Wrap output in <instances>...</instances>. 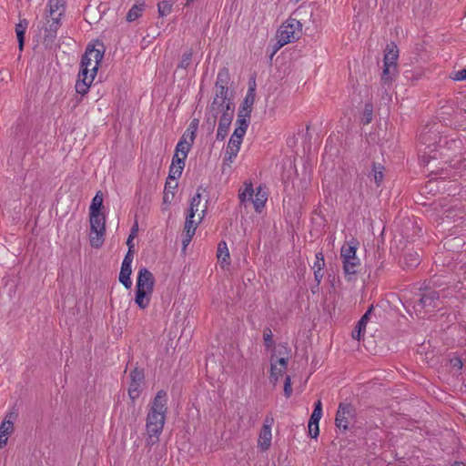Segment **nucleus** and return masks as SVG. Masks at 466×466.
<instances>
[{"mask_svg":"<svg viewBox=\"0 0 466 466\" xmlns=\"http://www.w3.org/2000/svg\"><path fill=\"white\" fill-rule=\"evenodd\" d=\"M268 199L267 192L262 188L261 186L257 187L256 194L250 199L254 205L256 212L260 213L262 208L265 207Z\"/></svg>","mask_w":466,"mask_h":466,"instance_id":"5701e85b","label":"nucleus"},{"mask_svg":"<svg viewBox=\"0 0 466 466\" xmlns=\"http://www.w3.org/2000/svg\"><path fill=\"white\" fill-rule=\"evenodd\" d=\"M274 363L276 366H279L280 370H286L289 364V357L288 356H279L278 358H270V365Z\"/></svg>","mask_w":466,"mask_h":466,"instance_id":"c03bdc74","label":"nucleus"},{"mask_svg":"<svg viewBox=\"0 0 466 466\" xmlns=\"http://www.w3.org/2000/svg\"><path fill=\"white\" fill-rule=\"evenodd\" d=\"M183 170V166L170 165L167 180H177L181 177Z\"/></svg>","mask_w":466,"mask_h":466,"instance_id":"ea45409f","label":"nucleus"},{"mask_svg":"<svg viewBox=\"0 0 466 466\" xmlns=\"http://www.w3.org/2000/svg\"><path fill=\"white\" fill-rule=\"evenodd\" d=\"M227 98H234V91L229 90L228 87H215V95L211 104V110L215 109V105L218 104V100H225Z\"/></svg>","mask_w":466,"mask_h":466,"instance_id":"b1692460","label":"nucleus"},{"mask_svg":"<svg viewBox=\"0 0 466 466\" xmlns=\"http://www.w3.org/2000/svg\"><path fill=\"white\" fill-rule=\"evenodd\" d=\"M154 432H147V439L146 440V445L149 448H151L153 445H155L156 443L158 442L159 441V436L161 433H157L155 435H153Z\"/></svg>","mask_w":466,"mask_h":466,"instance_id":"4d7b16f0","label":"nucleus"},{"mask_svg":"<svg viewBox=\"0 0 466 466\" xmlns=\"http://www.w3.org/2000/svg\"><path fill=\"white\" fill-rule=\"evenodd\" d=\"M309 434L312 439H317L319 434V423L311 425L310 422L308 424Z\"/></svg>","mask_w":466,"mask_h":466,"instance_id":"e2e57ef3","label":"nucleus"},{"mask_svg":"<svg viewBox=\"0 0 466 466\" xmlns=\"http://www.w3.org/2000/svg\"><path fill=\"white\" fill-rule=\"evenodd\" d=\"M398 73L397 65L383 64L381 82L383 85L390 86Z\"/></svg>","mask_w":466,"mask_h":466,"instance_id":"aec40b11","label":"nucleus"},{"mask_svg":"<svg viewBox=\"0 0 466 466\" xmlns=\"http://www.w3.org/2000/svg\"><path fill=\"white\" fill-rule=\"evenodd\" d=\"M202 218H199L198 222H195L194 220H190L189 218H186L183 233L195 235L197 226L200 223Z\"/></svg>","mask_w":466,"mask_h":466,"instance_id":"37998d69","label":"nucleus"},{"mask_svg":"<svg viewBox=\"0 0 466 466\" xmlns=\"http://www.w3.org/2000/svg\"><path fill=\"white\" fill-rule=\"evenodd\" d=\"M450 362H451V366L452 367V369L456 370V371H461V370L463 367V362H462L461 357L454 356L453 358H451L450 360Z\"/></svg>","mask_w":466,"mask_h":466,"instance_id":"052dcab7","label":"nucleus"},{"mask_svg":"<svg viewBox=\"0 0 466 466\" xmlns=\"http://www.w3.org/2000/svg\"><path fill=\"white\" fill-rule=\"evenodd\" d=\"M420 263V257L417 251L406 250L403 255L401 265L406 269H413Z\"/></svg>","mask_w":466,"mask_h":466,"instance_id":"f3484780","label":"nucleus"},{"mask_svg":"<svg viewBox=\"0 0 466 466\" xmlns=\"http://www.w3.org/2000/svg\"><path fill=\"white\" fill-rule=\"evenodd\" d=\"M316 262L314 263L313 269L322 270L325 266L324 256L321 252L316 254Z\"/></svg>","mask_w":466,"mask_h":466,"instance_id":"5fc2aeb1","label":"nucleus"},{"mask_svg":"<svg viewBox=\"0 0 466 466\" xmlns=\"http://www.w3.org/2000/svg\"><path fill=\"white\" fill-rule=\"evenodd\" d=\"M256 78L255 76H251L248 80V88L247 94L238 108V113L251 116L252 107L256 97Z\"/></svg>","mask_w":466,"mask_h":466,"instance_id":"0eeeda50","label":"nucleus"},{"mask_svg":"<svg viewBox=\"0 0 466 466\" xmlns=\"http://www.w3.org/2000/svg\"><path fill=\"white\" fill-rule=\"evenodd\" d=\"M357 247L355 245H344L340 249V258L342 261L345 259H355Z\"/></svg>","mask_w":466,"mask_h":466,"instance_id":"473e14b6","label":"nucleus"},{"mask_svg":"<svg viewBox=\"0 0 466 466\" xmlns=\"http://www.w3.org/2000/svg\"><path fill=\"white\" fill-rule=\"evenodd\" d=\"M247 132V128L236 127L231 137H237L238 139L243 140V137Z\"/></svg>","mask_w":466,"mask_h":466,"instance_id":"338daca9","label":"nucleus"},{"mask_svg":"<svg viewBox=\"0 0 466 466\" xmlns=\"http://www.w3.org/2000/svg\"><path fill=\"white\" fill-rule=\"evenodd\" d=\"M166 414L161 412L148 410L146 422L147 432H154L153 435L157 433H162L166 421Z\"/></svg>","mask_w":466,"mask_h":466,"instance_id":"423d86ee","label":"nucleus"},{"mask_svg":"<svg viewBox=\"0 0 466 466\" xmlns=\"http://www.w3.org/2000/svg\"><path fill=\"white\" fill-rule=\"evenodd\" d=\"M263 339L267 350L274 346L273 334L269 328H265L263 330Z\"/></svg>","mask_w":466,"mask_h":466,"instance_id":"a18cd8bd","label":"nucleus"},{"mask_svg":"<svg viewBox=\"0 0 466 466\" xmlns=\"http://www.w3.org/2000/svg\"><path fill=\"white\" fill-rule=\"evenodd\" d=\"M156 279L152 272L147 268H140L137 276L136 286L146 289L153 290Z\"/></svg>","mask_w":466,"mask_h":466,"instance_id":"1a4fd4ad","label":"nucleus"},{"mask_svg":"<svg viewBox=\"0 0 466 466\" xmlns=\"http://www.w3.org/2000/svg\"><path fill=\"white\" fill-rule=\"evenodd\" d=\"M139 386L138 383H134L132 380H130V384L127 390L129 398L134 401L136 399L139 397Z\"/></svg>","mask_w":466,"mask_h":466,"instance_id":"09e8293b","label":"nucleus"},{"mask_svg":"<svg viewBox=\"0 0 466 466\" xmlns=\"http://www.w3.org/2000/svg\"><path fill=\"white\" fill-rule=\"evenodd\" d=\"M167 392L164 390H160L157 392L155 398L153 399L151 406L149 408V410H152L155 412H161V413L167 415Z\"/></svg>","mask_w":466,"mask_h":466,"instance_id":"f8f14e48","label":"nucleus"},{"mask_svg":"<svg viewBox=\"0 0 466 466\" xmlns=\"http://www.w3.org/2000/svg\"><path fill=\"white\" fill-rule=\"evenodd\" d=\"M130 380L134 383L141 384L145 380V372L143 369L136 367L130 371Z\"/></svg>","mask_w":466,"mask_h":466,"instance_id":"4c0bfd02","label":"nucleus"},{"mask_svg":"<svg viewBox=\"0 0 466 466\" xmlns=\"http://www.w3.org/2000/svg\"><path fill=\"white\" fill-rule=\"evenodd\" d=\"M28 20L25 18H22L19 20V23L15 25V34L18 43L19 51L24 50L25 43V32L28 27Z\"/></svg>","mask_w":466,"mask_h":466,"instance_id":"a211bd4d","label":"nucleus"},{"mask_svg":"<svg viewBox=\"0 0 466 466\" xmlns=\"http://www.w3.org/2000/svg\"><path fill=\"white\" fill-rule=\"evenodd\" d=\"M90 217V245L98 248L104 243L106 234V216L104 213H89Z\"/></svg>","mask_w":466,"mask_h":466,"instance_id":"7ed1b4c3","label":"nucleus"},{"mask_svg":"<svg viewBox=\"0 0 466 466\" xmlns=\"http://www.w3.org/2000/svg\"><path fill=\"white\" fill-rule=\"evenodd\" d=\"M174 198H175V191H165L164 190L162 204L166 205L167 207H168L172 203ZM167 208H163V210H165Z\"/></svg>","mask_w":466,"mask_h":466,"instance_id":"603ef678","label":"nucleus"},{"mask_svg":"<svg viewBox=\"0 0 466 466\" xmlns=\"http://www.w3.org/2000/svg\"><path fill=\"white\" fill-rule=\"evenodd\" d=\"M322 416V404L321 401L319 400L314 404V410L312 411V414L309 418V422H310L311 425L319 423L320 418Z\"/></svg>","mask_w":466,"mask_h":466,"instance_id":"f704fd0d","label":"nucleus"},{"mask_svg":"<svg viewBox=\"0 0 466 466\" xmlns=\"http://www.w3.org/2000/svg\"><path fill=\"white\" fill-rule=\"evenodd\" d=\"M206 188H204L202 186H199L197 189V193L195 194V196L191 198L190 200V205L191 206H195V208H198V205L200 204V200H201V191H205Z\"/></svg>","mask_w":466,"mask_h":466,"instance_id":"864d4df0","label":"nucleus"},{"mask_svg":"<svg viewBox=\"0 0 466 466\" xmlns=\"http://www.w3.org/2000/svg\"><path fill=\"white\" fill-rule=\"evenodd\" d=\"M104 196L102 191H97L92 199L89 207V213H99L102 212Z\"/></svg>","mask_w":466,"mask_h":466,"instance_id":"c85d7f7f","label":"nucleus"},{"mask_svg":"<svg viewBox=\"0 0 466 466\" xmlns=\"http://www.w3.org/2000/svg\"><path fill=\"white\" fill-rule=\"evenodd\" d=\"M383 57V64L397 65L399 48L393 42L387 45Z\"/></svg>","mask_w":466,"mask_h":466,"instance_id":"412c9836","label":"nucleus"},{"mask_svg":"<svg viewBox=\"0 0 466 466\" xmlns=\"http://www.w3.org/2000/svg\"><path fill=\"white\" fill-rule=\"evenodd\" d=\"M234 116H228L226 114H221L218 121V127L217 131L216 139L218 141H222L227 137L230 125L232 123Z\"/></svg>","mask_w":466,"mask_h":466,"instance_id":"2eb2a0df","label":"nucleus"},{"mask_svg":"<svg viewBox=\"0 0 466 466\" xmlns=\"http://www.w3.org/2000/svg\"><path fill=\"white\" fill-rule=\"evenodd\" d=\"M186 158L187 157H184L183 156L179 157L178 154L175 153L172 157L171 165L183 166L184 168Z\"/></svg>","mask_w":466,"mask_h":466,"instance_id":"69168bd1","label":"nucleus"},{"mask_svg":"<svg viewBox=\"0 0 466 466\" xmlns=\"http://www.w3.org/2000/svg\"><path fill=\"white\" fill-rule=\"evenodd\" d=\"M218 259L220 261L222 268L229 265V251L224 240H220L218 245Z\"/></svg>","mask_w":466,"mask_h":466,"instance_id":"a878e982","label":"nucleus"},{"mask_svg":"<svg viewBox=\"0 0 466 466\" xmlns=\"http://www.w3.org/2000/svg\"><path fill=\"white\" fill-rule=\"evenodd\" d=\"M451 79H453L454 81L466 80V68L455 72L453 76H451Z\"/></svg>","mask_w":466,"mask_h":466,"instance_id":"774afa93","label":"nucleus"},{"mask_svg":"<svg viewBox=\"0 0 466 466\" xmlns=\"http://www.w3.org/2000/svg\"><path fill=\"white\" fill-rule=\"evenodd\" d=\"M199 120L198 118H194L191 120L188 127L184 132L181 137H186V139H189L191 143H194V140L197 136V131L198 128Z\"/></svg>","mask_w":466,"mask_h":466,"instance_id":"7c9ffc66","label":"nucleus"},{"mask_svg":"<svg viewBox=\"0 0 466 466\" xmlns=\"http://www.w3.org/2000/svg\"><path fill=\"white\" fill-rule=\"evenodd\" d=\"M284 371L285 370H280L279 367L272 363V365H270L269 382L275 386L278 383L279 378L283 376Z\"/></svg>","mask_w":466,"mask_h":466,"instance_id":"c9c22d12","label":"nucleus"},{"mask_svg":"<svg viewBox=\"0 0 466 466\" xmlns=\"http://www.w3.org/2000/svg\"><path fill=\"white\" fill-rule=\"evenodd\" d=\"M249 123H250V116L249 115L238 112L236 127H245L248 129Z\"/></svg>","mask_w":466,"mask_h":466,"instance_id":"49530a36","label":"nucleus"},{"mask_svg":"<svg viewBox=\"0 0 466 466\" xmlns=\"http://www.w3.org/2000/svg\"><path fill=\"white\" fill-rule=\"evenodd\" d=\"M371 119H372V106L370 105H366L365 108H364L362 123L367 125V124L370 123Z\"/></svg>","mask_w":466,"mask_h":466,"instance_id":"6e6d98bb","label":"nucleus"},{"mask_svg":"<svg viewBox=\"0 0 466 466\" xmlns=\"http://www.w3.org/2000/svg\"><path fill=\"white\" fill-rule=\"evenodd\" d=\"M403 76L408 81H417L422 76V69L420 67H415L414 69L406 68L403 71Z\"/></svg>","mask_w":466,"mask_h":466,"instance_id":"72a5a7b5","label":"nucleus"},{"mask_svg":"<svg viewBox=\"0 0 466 466\" xmlns=\"http://www.w3.org/2000/svg\"><path fill=\"white\" fill-rule=\"evenodd\" d=\"M218 108L221 111V114H228V116H234L235 112V103L234 98H227L223 100H218V104H217Z\"/></svg>","mask_w":466,"mask_h":466,"instance_id":"cd10ccee","label":"nucleus"},{"mask_svg":"<svg viewBox=\"0 0 466 466\" xmlns=\"http://www.w3.org/2000/svg\"><path fill=\"white\" fill-rule=\"evenodd\" d=\"M302 24L299 21H296V24H293V42L299 39L302 34Z\"/></svg>","mask_w":466,"mask_h":466,"instance_id":"680f3d73","label":"nucleus"},{"mask_svg":"<svg viewBox=\"0 0 466 466\" xmlns=\"http://www.w3.org/2000/svg\"><path fill=\"white\" fill-rule=\"evenodd\" d=\"M288 28H291V17H289L282 24L281 28L277 31L276 35V42L272 47L271 54L269 56L270 60L273 56L279 51L282 46L290 42L291 32L288 31Z\"/></svg>","mask_w":466,"mask_h":466,"instance_id":"39448f33","label":"nucleus"},{"mask_svg":"<svg viewBox=\"0 0 466 466\" xmlns=\"http://www.w3.org/2000/svg\"><path fill=\"white\" fill-rule=\"evenodd\" d=\"M230 81L229 70L228 67H222L217 76L215 87H228Z\"/></svg>","mask_w":466,"mask_h":466,"instance_id":"bb28decb","label":"nucleus"},{"mask_svg":"<svg viewBox=\"0 0 466 466\" xmlns=\"http://www.w3.org/2000/svg\"><path fill=\"white\" fill-rule=\"evenodd\" d=\"M217 119H218V113H214L212 116H209L206 118L205 126L207 128L208 135H210L214 132Z\"/></svg>","mask_w":466,"mask_h":466,"instance_id":"de8ad7c7","label":"nucleus"},{"mask_svg":"<svg viewBox=\"0 0 466 466\" xmlns=\"http://www.w3.org/2000/svg\"><path fill=\"white\" fill-rule=\"evenodd\" d=\"M374 307L373 305H370L367 311L362 315L360 319L357 322L355 328L353 329L351 332V336L354 339L360 340L361 338H363L367 323L370 319V314L373 310Z\"/></svg>","mask_w":466,"mask_h":466,"instance_id":"9b49d317","label":"nucleus"},{"mask_svg":"<svg viewBox=\"0 0 466 466\" xmlns=\"http://www.w3.org/2000/svg\"><path fill=\"white\" fill-rule=\"evenodd\" d=\"M15 431L14 422L12 420H3L0 425V449L7 444L8 436Z\"/></svg>","mask_w":466,"mask_h":466,"instance_id":"4be33fe9","label":"nucleus"},{"mask_svg":"<svg viewBox=\"0 0 466 466\" xmlns=\"http://www.w3.org/2000/svg\"><path fill=\"white\" fill-rule=\"evenodd\" d=\"M60 17L53 18L52 24L49 27L45 29L44 44L46 47L51 46L56 38V32L60 26Z\"/></svg>","mask_w":466,"mask_h":466,"instance_id":"dca6fc26","label":"nucleus"},{"mask_svg":"<svg viewBox=\"0 0 466 466\" xmlns=\"http://www.w3.org/2000/svg\"><path fill=\"white\" fill-rule=\"evenodd\" d=\"M343 262V270L345 278L348 281L356 279V275L360 271V259L355 257V259H345Z\"/></svg>","mask_w":466,"mask_h":466,"instance_id":"4468645a","label":"nucleus"},{"mask_svg":"<svg viewBox=\"0 0 466 466\" xmlns=\"http://www.w3.org/2000/svg\"><path fill=\"white\" fill-rule=\"evenodd\" d=\"M98 45L100 46L101 48H96L94 46V51H92V55H91V56H93L94 59H95V64L96 66L101 65L103 57H104V54H105L104 44L98 42Z\"/></svg>","mask_w":466,"mask_h":466,"instance_id":"79ce46f5","label":"nucleus"},{"mask_svg":"<svg viewBox=\"0 0 466 466\" xmlns=\"http://www.w3.org/2000/svg\"><path fill=\"white\" fill-rule=\"evenodd\" d=\"M284 394L287 398L291 395V375H287L284 382Z\"/></svg>","mask_w":466,"mask_h":466,"instance_id":"0e129e2a","label":"nucleus"},{"mask_svg":"<svg viewBox=\"0 0 466 466\" xmlns=\"http://www.w3.org/2000/svg\"><path fill=\"white\" fill-rule=\"evenodd\" d=\"M146 4L144 0L137 1V3L129 9L127 14L126 20L133 22L142 15Z\"/></svg>","mask_w":466,"mask_h":466,"instance_id":"393cba45","label":"nucleus"},{"mask_svg":"<svg viewBox=\"0 0 466 466\" xmlns=\"http://www.w3.org/2000/svg\"><path fill=\"white\" fill-rule=\"evenodd\" d=\"M383 166H381L380 164H379L378 166L373 163V167H372V171H373V177H374V181H375V184L377 186H380V184L382 183L383 181Z\"/></svg>","mask_w":466,"mask_h":466,"instance_id":"a19ab883","label":"nucleus"},{"mask_svg":"<svg viewBox=\"0 0 466 466\" xmlns=\"http://www.w3.org/2000/svg\"><path fill=\"white\" fill-rule=\"evenodd\" d=\"M89 71L88 67H80L79 69L75 88L76 92L81 96L87 94L91 86Z\"/></svg>","mask_w":466,"mask_h":466,"instance_id":"9d476101","label":"nucleus"},{"mask_svg":"<svg viewBox=\"0 0 466 466\" xmlns=\"http://www.w3.org/2000/svg\"><path fill=\"white\" fill-rule=\"evenodd\" d=\"M254 196V188L252 183H245V188L238 194V198L241 203L247 200V197H248V200L252 199Z\"/></svg>","mask_w":466,"mask_h":466,"instance_id":"58836bf2","label":"nucleus"},{"mask_svg":"<svg viewBox=\"0 0 466 466\" xmlns=\"http://www.w3.org/2000/svg\"><path fill=\"white\" fill-rule=\"evenodd\" d=\"M152 294L153 290L136 286L135 303L140 309H147L150 303Z\"/></svg>","mask_w":466,"mask_h":466,"instance_id":"ddd939ff","label":"nucleus"},{"mask_svg":"<svg viewBox=\"0 0 466 466\" xmlns=\"http://www.w3.org/2000/svg\"><path fill=\"white\" fill-rule=\"evenodd\" d=\"M418 140L420 161L427 165L431 159H436L437 147L441 141L440 133L426 126L420 131Z\"/></svg>","mask_w":466,"mask_h":466,"instance_id":"f257e3e1","label":"nucleus"},{"mask_svg":"<svg viewBox=\"0 0 466 466\" xmlns=\"http://www.w3.org/2000/svg\"><path fill=\"white\" fill-rule=\"evenodd\" d=\"M271 430L268 429V426L262 427L259 431L258 439V447L261 451H266L269 449L271 444Z\"/></svg>","mask_w":466,"mask_h":466,"instance_id":"6ab92c4d","label":"nucleus"},{"mask_svg":"<svg viewBox=\"0 0 466 466\" xmlns=\"http://www.w3.org/2000/svg\"><path fill=\"white\" fill-rule=\"evenodd\" d=\"M436 284L432 281H424L418 288L416 296L418 299L413 304L414 310L418 313L433 311L440 302V292L436 290Z\"/></svg>","mask_w":466,"mask_h":466,"instance_id":"f03ea898","label":"nucleus"},{"mask_svg":"<svg viewBox=\"0 0 466 466\" xmlns=\"http://www.w3.org/2000/svg\"><path fill=\"white\" fill-rule=\"evenodd\" d=\"M132 261L133 258L128 257H124L122 261L118 280L127 289H130L132 287L131 280V273H132Z\"/></svg>","mask_w":466,"mask_h":466,"instance_id":"6e6552de","label":"nucleus"},{"mask_svg":"<svg viewBox=\"0 0 466 466\" xmlns=\"http://www.w3.org/2000/svg\"><path fill=\"white\" fill-rule=\"evenodd\" d=\"M355 409L351 403L340 402L336 413L335 424L339 430L349 429L350 419L354 416Z\"/></svg>","mask_w":466,"mask_h":466,"instance_id":"20e7f679","label":"nucleus"},{"mask_svg":"<svg viewBox=\"0 0 466 466\" xmlns=\"http://www.w3.org/2000/svg\"><path fill=\"white\" fill-rule=\"evenodd\" d=\"M241 143L242 140L238 139L237 137H230L227 148H230L233 149L234 151L236 150L238 152L240 149Z\"/></svg>","mask_w":466,"mask_h":466,"instance_id":"bf43d9fd","label":"nucleus"},{"mask_svg":"<svg viewBox=\"0 0 466 466\" xmlns=\"http://www.w3.org/2000/svg\"><path fill=\"white\" fill-rule=\"evenodd\" d=\"M193 57V50L190 48L185 51L180 58L179 63L177 64V69L175 70V74L181 70H187L192 62Z\"/></svg>","mask_w":466,"mask_h":466,"instance_id":"c756f323","label":"nucleus"},{"mask_svg":"<svg viewBox=\"0 0 466 466\" xmlns=\"http://www.w3.org/2000/svg\"><path fill=\"white\" fill-rule=\"evenodd\" d=\"M134 238L135 237L129 235L126 241V244L128 247V249H127V252L126 253L125 257H128V255H129V258H134V253H135V246L133 243Z\"/></svg>","mask_w":466,"mask_h":466,"instance_id":"13d9d810","label":"nucleus"},{"mask_svg":"<svg viewBox=\"0 0 466 466\" xmlns=\"http://www.w3.org/2000/svg\"><path fill=\"white\" fill-rule=\"evenodd\" d=\"M289 349L285 345L279 344L277 347L273 348L271 357L270 358H278L279 356H288Z\"/></svg>","mask_w":466,"mask_h":466,"instance_id":"8fccbe9b","label":"nucleus"},{"mask_svg":"<svg viewBox=\"0 0 466 466\" xmlns=\"http://www.w3.org/2000/svg\"><path fill=\"white\" fill-rule=\"evenodd\" d=\"M66 5V0H49V13L53 15L56 12L60 7H63Z\"/></svg>","mask_w":466,"mask_h":466,"instance_id":"3c124183","label":"nucleus"},{"mask_svg":"<svg viewBox=\"0 0 466 466\" xmlns=\"http://www.w3.org/2000/svg\"><path fill=\"white\" fill-rule=\"evenodd\" d=\"M92 51H94V46L88 45L86 48L85 53L81 56L80 67H89L92 60L90 57V56L92 55Z\"/></svg>","mask_w":466,"mask_h":466,"instance_id":"e433bc0d","label":"nucleus"},{"mask_svg":"<svg viewBox=\"0 0 466 466\" xmlns=\"http://www.w3.org/2000/svg\"><path fill=\"white\" fill-rule=\"evenodd\" d=\"M193 144L194 143L187 141V139H186V137H180L178 143L176 146L175 153H177V154L181 153V155L184 157H187Z\"/></svg>","mask_w":466,"mask_h":466,"instance_id":"2f4dec72","label":"nucleus"}]
</instances>
